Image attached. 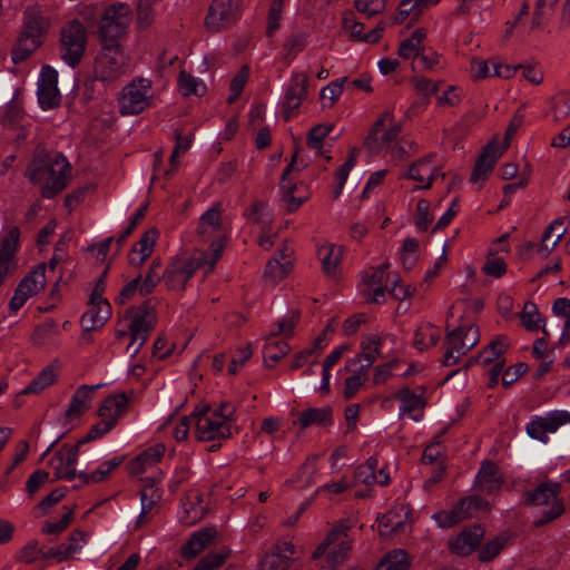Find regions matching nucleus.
<instances>
[{"label": "nucleus", "instance_id": "9", "mask_svg": "<svg viewBox=\"0 0 570 570\" xmlns=\"http://www.w3.org/2000/svg\"><path fill=\"white\" fill-rule=\"evenodd\" d=\"M305 167L297 156L285 168L281 179V206L288 213L296 212L306 200L309 199V190L304 183H295L293 174L299 173Z\"/></svg>", "mask_w": 570, "mask_h": 570}, {"label": "nucleus", "instance_id": "3", "mask_svg": "<svg viewBox=\"0 0 570 570\" xmlns=\"http://www.w3.org/2000/svg\"><path fill=\"white\" fill-rule=\"evenodd\" d=\"M156 98V89L150 78L137 76L119 91L117 104L121 116H137L150 109Z\"/></svg>", "mask_w": 570, "mask_h": 570}, {"label": "nucleus", "instance_id": "43", "mask_svg": "<svg viewBox=\"0 0 570 570\" xmlns=\"http://www.w3.org/2000/svg\"><path fill=\"white\" fill-rule=\"evenodd\" d=\"M193 425L191 414L189 416H177L171 414L160 426L161 431H169L170 435L176 441H184L187 439L190 428Z\"/></svg>", "mask_w": 570, "mask_h": 570}, {"label": "nucleus", "instance_id": "34", "mask_svg": "<svg viewBox=\"0 0 570 570\" xmlns=\"http://www.w3.org/2000/svg\"><path fill=\"white\" fill-rule=\"evenodd\" d=\"M128 403L129 397L126 393L111 394L102 401L98 415L115 426L118 419L126 412Z\"/></svg>", "mask_w": 570, "mask_h": 570}, {"label": "nucleus", "instance_id": "48", "mask_svg": "<svg viewBox=\"0 0 570 570\" xmlns=\"http://www.w3.org/2000/svg\"><path fill=\"white\" fill-rule=\"evenodd\" d=\"M441 337L440 328L430 323L422 324L417 327L414 335V345L417 350L423 351L435 345Z\"/></svg>", "mask_w": 570, "mask_h": 570}, {"label": "nucleus", "instance_id": "46", "mask_svg": "<svg viewBox=\"0 0 570 570\" xmlns=\"http://www.w3.org/2000/svg\"><path fill=\"white\" fill-rule=\"evenodd\" d=\"M350 350V345L342 344L336 346L324 360L322 366V382L320 390L324 393L330 391L331 370L341 360V357Z\"/></svg>", "mask_w": 570, "mask_h": 570}, {"label": "nucleus", "instance_id": "31", "mask_svg": "<svg viewBox=\"0 0 570 570\" xmlns=\"http://www.w3.org/2000/svg\"><path fill=\"white\" fill-rule=\"evenodd\" d=\"M99 387H101V384L79 386L71 397L69 407L66 411V416L69 420H76L86 413L94 401L95 392Z\"/></svg>", "mask_w": 570, "mask_h": 570}, {"label": "nucleus", "instance_id": "45", "mask_svg": "<svg viewBox=\"0 0 570 570\" xmlns=\"http://www.w3.org/2000/svg\"><path fill=\"white\" fill-rule=\"evenodd\" d=\"M476 479L481 490L487 493L495 491L501 485L498 466L492 462H487L481 466Z\"/></svg>", "mask_w": 570, "mask_h": 570}, {"label": "nucleus", "instance_id": "1", "mask_svg": "<svg viewBox=\"0 0 570 570\" xmlns=\"http://www.w3.org/2000/svg\"><path fill=\"white\" fill-rule=\"evenodd\" d=\"M30 180L41 187L43 197L60 193L70 176V165L61 153L40 154L29 166Z\"/></svg>", "mask_w": 570, "mask_h": 570}, {"label": "nucleus", "instance_id": "14", "mask_svg": "<svg viewBox=\"0 0 570 570\" xmlns=\"http://www.w3.org/2000/svg\"><path fill=\"white\" fill-rule=\"evenodd\" d=\"M566 424H570V412L554 410L543 415L531 417L525 430L530 438L547 443L549 441V434L557 432Z\"/></svg>", "mask_w": 570, "mask_h": 570}, {"label": "nucleus", "instance_id": "28", "mask_svg": "<svg viewBox=\"0 0 570 570\" xmlns=\"http://www.w3.org/2000/svg\"><path fill=\"white\" fill-rule=\"evenodd\" d=\"M19 229L11 227L2 239L0 247V285L8 274L16 268L14 253L19 246Z\"/></svg>", "mask_w": 570, "mask_h": 570}, {"label": "nucleus", "instance_id": "26", "mask_svg": "<svg viewBox=\"0 0 570 570\" xmlns=\"http://www.w3.org/2000/svg\"><path fill=\"white\" fill-rule=\"evenodd\" d=\"M295 554V546L292 542H278L259 561V570H288L292 558Z\"/></svg>", "mask_w": 570, "mask_h": 570}, {"label": "nucleus", "instance_id": "52", "mask_svg": "<svg viewBox=\"0 0 570 570\" xmlns=\"http://www.w3.org/2000/svg\"><path fill=\"white\" fill-rule=\"evenodd\" d=\"M410 560L402 549L386 553L376 567V570H409Z\"/></svg>", "mask_w": 570, "mask_h": 570}, {"label": "nucleus", "instance_id": "54", "mask_svg": "<svg viewBox=\"0 0 570 570\" xmlns=\"http://www.w3.org/2000/svg\"><path fill=\"white\" fill-rule=\"evenodd\" d=\"M522 325L529 331H538L540 328L544 330V320L541 317L538 307L532 302H527L523 306V309L520 314Z\"/></svg>", "mask_w": 570, "mask_h": 570}, {"label": "nucleus", "instance_id": "44", "mask_svg": "<svg viewBox=\"0 0 570 570\" xmlns=\"http://www.w3.org/2000/svg\"><path fill=\"white\" fill-rule=\"evenodd\" d=\"M124 462V456H112L106 461H104L95 471L92 472H80L79 478L85 483H99L108 479L110 473L120 466Z\"/></svg>", "mask_w": 570, "mask_h": 570}, {"label": "nucleus", "instance_id": "17", "mask_svg": "<svg viewBox=\"0 0 570 570\" xmlns=\"http://www.w3.org/2000/svg\"><path fill=\"white\" fill-rule=\"evenodd\" d=\"M46 264H39L19 283L9 303L12 312L19 311L30 297L43 289L46 285Z\"/></svg>", "mask_w": 570, "mask_h": 570}, {"label": "nucleus", "instance_id": "11", "mask_svg": "<svg viewBox=\"0 0 570 570\" xmlns=\"http://www.w3.org/2000/svg\"><path fill=\"white\" fill-rule=\"evenodd\" d=\"M401 124L394 115L386 110L382 112L371 127L364 147L372 155H377L387 149L399 137Z\"/></svg>", "mask_w": 570, "mask_h": 570}, {"label": "nucleus", "instance_id": "49", "mask_svg": "<svg viewBox=\"0 0 570 570\" xmlns=\"http://www.w3.org/2000/svg\"><path fill=\"white\" fill-rule=\"evenodd\" d=\"M426 37V31L423 28L415 29L411 36L404 39L399 46V56L407 59L410 57H419L421 52V43Z\"/></svg>", "mask_w": 570, "mask_h": 570}, {"label": "nucleus", "instance_id": "33", "mask_svg": "<svg viewBox=\"0 0 570 570\" xmlns=\"http://www.w3.org/2000/svg\"><path fill=\"white\" fill-rule=\"evenodd\" d=\"M484 537V530L481 527L464 529L458 537L450 541V549L460 556L472 553Z\"/></svg>", "mask_w": 570, "mask_h": 570}, {"label": "nucleus", "instance_id": "6", "mask_svg": "<svg viewBox=\"0 0 570 570\" xmlns=\"http://www.w3.org/2000/svg\"><path fill=\"white\" fill-rule=\"evenodd\" d=\"M205 259L206 255L202 250L173 257L163 273L166 286L171 291H183L196 269L210 273L214 267L200 264Z\"/></svg>", "mask_w": 570, "mask_h": 570}, {"label": "nucleus", "instance_id": "5", "mask_svg": "<svg viewBox=\"0 0 570 570\" xmlns=\"http://www.w3.org/2000/svg\"><path fill=\"white\" fill-rule=\"evenodd\" d=\"M129 56L118 42L101 41L95 58L94 77L104 83H111L128 70Z\"/></svg>", "mask_w": 570, "mask_h": 570}, {"label": "nucleus", "instance_id": "19", "mask_svg": "<svg viewBox=\"0 0 570 570\" xmlns=\"http://www.w3.org/2000/svg\"><path fill=\"white\" fill-rule=\"evenodd\" d=\"M307 73L304 71H293L283 96V110L286 118H291L307 98Z\"/></svg>", "mask_w": 570, "mask_h": 570}, {"label": "nucleus", "instance_id": "12", "mask_svg": "<svg viewBox=\"0 0 570 570\" xmlns=\"http://www.w3.org/2000/svg\"><path fill=\"white\" fill-rule=\"evenodd\" d=\"M480 340L479 330L474 324L460 325L449 333L445 342L443 363L446 366L456 364Z\"/></svg>", "mask_w": 570, "mask_h": 570}, {"label": "nucleus", "instance_id": "10", "mask_svg": "<svg viewBox=\"0 0 570 570\" xmlns=\"http://www.w3.org/2000/svg\"><path fill=\"white\" fill-rule=\"evenodd\" d=\"M88 33L78 20L69 21L60 32L59 55L61 60L73 68L79 65L87 47Z\"/></svg>", "mask_w": 570, "mask_h": 570}, {"label": "nucleus", "instance_id": "21", "mask_svg": "<svg viewBox=\"0 0 570 570\" xmlns=\"http://www.w3.org/2000/svg\"><path fill=\"white\" fill-rule=\"evenodd\" d=\"M38 101L43 110L59 106L61 95L58 89V72L50 66H43L38 78Z\"/></svg>", "mask_w": 570, "mask_h": 570}, {"label": "nucleus", "instance_id": "18", "mask_svg": "<svg viewBox=\"0 0 570 570\" xmlns=\"http://www.w3.org/2000/svg\"><path fill=\"white\" fill-rule=\"evenodd\" d=\"M239 14L240 0H213L205 24L212 31H219L235 22Z\"/></svg>", "mask_w": 570, "mask_h": 570}, {"label": "nucleus", "instance_id": "37", "mask_svg": "<svg viewBox=\"0 0 570 570\" xmlns=\"http://www.w3.org/2000/svg\"><path fill=\"white\" fill-rule=\"evenodd\" d=\"M111 316L108 302L88 303V309L81 317V324L87 331L100 328Z\"/></svg>", "mask_w": 570, "mask_h": 570}, {"label": "nucleus", "instance_id": "58", "mask_svg": "<svg viewBox=\"0 0 570 570\" xmlns=\"http://www.w3.org/2000/svg\"><path fill=\"white\" fill-rule=\"evenodd\" d=\"M345 82H347V77L334 80L321 90V100L324 106H333L337 101L344 90Z\"/></svg>", "mask_w": 570, "mask_h": 570}, {"label": "nucleus", "instance_id": "50", "mask_svg": "<svg viewBox=\"0 0 570 570\" xmlns=\"http://www.w3.org/2000/svg\"><path fill=\"white\" fill-rule=\"evenodd\" d=\"M288 352L289 345L285 341L269 336L263 350L264 362L266 365L273 366L274 363L281 361Z\"/></svg>", "mask_w": 570, "mask_h": 570}, {"label": "nucleus", "instance_id": "56", "mask_svg": "<svg viewBox=\"0 0 570 570\" xmlns=\"http://www.w3.org/2000/svg\"><path fill=\"white\" fill-rule=\"evenodd\" d=\"M425 9L428 8L423 7L420 0H402L394 19L396 22H403L407 18L416 19Z\"/></svg>", "mask_w": 570, "mask_h": 570}, {"label": "nucleus", "instance_id": "38", "mask_svg": "<svg viewBox=\"0 0 570 570\" xmlns=\"http://www.w3.org/2000/svg\"><path fill=\"white\" fill-rule=\"evenodd\" d=\"M567 226L566 219L559 218L552 222L544 230L538 253L543 257H548L549 254L557 247L563 235L566 234Z\"/></svg>", "mask_w": 570, "mask_h": 570}, {"label": "nucleus", "instance_id": "42", "mask_svg": "<svg viewBox=\"0 0 570 570\" xmlns=\"http://www.w3.org/2000/svg\"><path fill=\"white\" fill-rule=\"evenodd\" d=\"M42 40L35 36H29L20 31L17 42L11 51V57L14 63H19L29 58L40 46Z\"/></svg>", "mask_w": 570, "mask_h": 570}, {"label": "nucleus", "instance_id": "29", "mask_svg": "<svg viewBox=\"0 0 570 570\" xmlns=\"http://www.w3.org/2000/svg\"><path fill=\"white\" fill-rule=\"evenodd\" d=\"M165 452L166 446L163 443H156L148 446L129 462V473L132 475H139L151 470L156 464L160 462L165 455Z\"/></svg>", "mask_w": 570, "mask_h": 570}, {"label": "nucleus", "instance_id": "2", "mask_svg": "<svg viewBox=\"0 0 570 570\" xmlns=\"http://www.w3.org/2000/svg\"><path fill=\"white\" fill-rule=\"evenodd\" d=\"M234 414L235 407L229 403L196 409L191 413L195 438L203 442L229 438Z\"/></svg>", "mask_w": 570, "mask_h": 570}, {"label": "nucleus", "instance_id": "25", "mask_svg": "<svg viewBox=\"0 0 570 570\" xmlns=\"http://www.w3.org/2000/svg\"><path fill=\"white\" fill-rule=\"evenodd\" d=\"M206 511L207 502L204 494L198 490H191L180 504L178 519L183 524L193 525L204 518Z\"/></svg>", "mask_w": 570, "mask_h": 570}, {"label": "nucleus", "instance_id": "64", "mask_svg": "<svg viewBox=\"0 0 570 570\" xmlns=\"http://www.w3.org/2000/svg\"><path fill=\"white\" fill-rule=\"evenodd\" d=\"M228 554V550L210 552L197 563L195 570H215L225 562Z\"/></svg>", "mask_w": 570, "mask_h": 570}, {"label": "nucleus", "instance_id": "41", "mask_svg": "<svg viewBox=\"0 0 570 570\" xmlns=\"http://www.w3.org/2000/svg\"><path fill=\"white\" fill-rule=\"evenodd\" d=\"M332 411L327 406L305 410L297 419V423L303 430L313 425L325 426L332 424Z\"/></svg>", "mask_w": 570, "mask_h": 570}, {"label": "nucleus", "instance_id": "36", "mask_svg": "<svg viewBox=\"0 0 570 570\" xmlns=\"http://www.w3.org/2000/svg\"><path fill=\"white\" fill-rule=\"evenodd\" d=\"M49 20L36 7L27 8L23 14L21 32L43 41V36L49 29Z\"/></svg>", "mask_w": 570, "mask_h": 570}, {"label": "nucleus", "instance_id": "63", "mask_svg": "<svg viewBox=\"0 0 570 570\" xmlns=\"http://www.w3.org/2000/svg\"><path fill=\"white\" fill-rule=\"evenodd\" d=\"M558 1L559 0H537L531 20V29L540 28L544 23L549 12Z\"/></svg>", "mask_w": 570, "mask_h": 570}, {"label": "nucleus", "instance_id": "62", "mask_svg": "<svg viewBox=\"0 0 570 570\" xmlns=\"http://www.w3.org/2000/svg\"><path fill=\"white\" fill-rule=\"evenodd\" d=\"M417 247L419 244L414 238H407L403 242L400 258L404 268L411 269L415 265L417 261Z\"/></svg>", "mask_w": 570, "mask_h": 570}, {"label": "nucleus", "instance_id": "15", "mask_svg": "<svg viewBox=\"0 0 570 570\" xmlns=\"http://www.w3.org/2000/svg\"><path fill=\"white\" fill-rule=\"evenodd\" d=\"M393 342L392 337L371 334L361 342V352L345 364L344 371H354L352 367L360 364L361 370H366L379 358L387 356L386 345Z\"/></svg>", "mask_w": 570, "mask_h": 570}, {"label": "nucleus", "instance_id": "47", "mask_svg": "<svg viewBox=\"0 0 570 570\" xmlns=\"http://www.w3.org/2000/svg\"><path fill=\"white\" fill-rule=\"evenodd\" d=\"M161 493L154 485V483H147L140 491V503L141 510L138 515V524L146 523V515L155 508L156 503L160 500Z\"/></svg>", "mask_w": 570, "mask_h": 570}, {"label": "nucleus", "instance_id": "60", "mask_svg": "<svg viewBox=\"0 0 570 570\" xmlns=\"http://www.w3.org/2000/svg\"><path fill=\"white\" fill-rule=\"evenodd\" d=\"M552 115L556 120H562L570 115V89L562 90L554 96Z\"/></svg>", "mask_w": 570, "mask_h": 570}, {"label": "nucleus", "instance_id": "22", "mask_svg": "<svg viewBox=\"0 0 570 570\" xmlns=\"http://www.w3.org/2000/svg\"><path fill=\"white\" fill-rule=\"evenodd\" d=\"M376 527L380 535L384 538L409 531L411 528L409 507L404 503L395 505L377 518Z\"/></svg>", "mask_w": 570, "mask_h": 570}, {"label": "nucleus", "instance_id": "20", "mask_svg": "<svg viewBox=\"0 0 570 570\" xmlns=\"http://www.w3.org/2000/svg\"><path fill=\"white\" fill-rule=\"evenodd\" d=\"M443 176L440 161L434 156H429L414 161L409 166L403 177L416 183L414 189H428L432 181Z\"/></svg>", "mask_w": 570, "mask_h": 570}, {"label": "nucleus", "instance_id": "8", "mask_svg": "<svg viewBox=\"0 0 570 570\" xmlns=\"http://www.w3.org/2000/svg\"><path fill=\"white\" fill-rule=\"evenodd\" d=\"M348 530L350 525L347 523H336L327 533L325 540L314 551L313 559L325 556L332 568L342 563L347 558L352 548Z\"/></svg>", "mask_w": 570, "mask_h": 570}, {"label": "nucleus", "instance_id": "51", "mask_svg": "<svg viewBox=\"0 0 570 570\" xmlns=\"http://www.w3.org/2000/svg\"><path fill=\"white\" fill-rule=\"evenodd\" d=\"M178 87H179L181 95L185 97H189V96L200 97L206 92V89H207L206 83L202 79H199L186 71H180L179 79H178Z\"/></svg>", "mask_w": 570, "mask_h": 570}, {"label": "nucleus", "instance_id": "23", "mask_svg": "<svg viewBox=\"0 0 570 570\" xmlns=\"http://www.w3.org/2000/svg\"><path fill=\"white\" fill-rule=\"evenodd\" d=\"M79 455V444L63 445L49 461L55 476L62 480H73L77 475L76 463Z\"/></svg>", "mask_w": 570, "mask_h": 570}, {"label": "nucleus", "instance_id": "13", "mask_svg": "<svg viewBox=\"0 0 570 570\" xmlns=\"http://www.w3.org/2000/svg\"><path fill=\"white\" fill-rule=\"evenodd\" d=\"M131 19L132 12L127 4L119 2L109 6L99 23L101 41L117 42L116 39L125 33Z\"/></svg>", "mask_w": 570, "mask_h": 570}, {"label": "nucleus", "instance_id": "39", "mask_svg": "<svg viewBox=\"0 0 570 570\" xmlns=\"http://www.w3.org/2000/svg\"><path fill=\"white\" fill-rule=\"evenodd\" d=\"M317 254L324 272L331 276L336 275L343 257V247L333 243H325L318 247Z\"/></svg>", "mask_w": 570, "mask_h": 570}, {"label": "nucleus", "instance_id": "61", "mask_svg": "<svg viewBox=\"0 0 570 570\" xmlns=\"http://www.w3.org/2000/svg\"><path fill=\"white\" fill-rule=\"evenodd\" d=\"M283 262L278 259H273L267 263L265 269V277L269 278L272 282H277L283 279L289 272L291 262L285 257H282Z\"/></svg>", "mask_w": 570, "mask_h": 570}, {"label": "nucleus", "instance_id": "35", "mask_svg": "<svg viewBox=\"0 0 570 570\" xmlns=\"http://www.w3.org/2000/svg\"><path fill=\"white\" fill-rule=\"evenodd\" d=\"M159 232L150 228L145 232L128 254V262L131 266H140L153 254Z\"/></svg>", "mask_w": 570, "mask_h": 570}, {"label": "nucleus", "instance_id": "7", "mask_svg": "<svg viewBox=\"0 0 570 570\" xmlns=\"http://www.w3.org/2000/svg\"><path fill=\"white\" fill-rule=\"evenodd\" d=\"M560 484L544 482L527 493V502L537 510V525L548 523L564 512V503L559 498Z\"/></svg>", "mask_w": 570, "mask_h": 570}, {"label": "nucleus", "instance_id": "24", "mask_svg": "<svg viewBox=\"0 0 570 570\" xmlns=\"http://www.w3.org/2000/svg\"><path fill=\"white\" fill-rule=\"evenodd\" d=\"M508 148L505 141L502 146H498L497 141H492L484 148L483 153L479 157L474 169L471 174L470 181L481 186L487 179L489 174L492 171L497 160L501 157L503 151Z\"/></svg>", "mask_w": 570, "mask_h": 570}, {"label": "nucleus", "instance_id": "40", "mask_svg": "<svg viewBox=\"0 0 570 570\" xmlns=\"http://www.w3.org/2000/svg\"><path fill=\"white\" fill-rule=\"evenodd\" d=\"M216 535V529L205 528L195 532L183 547L181 554L185 558H195L207 548Z\"/></svg>", "mask_w": 570, "mask_h": 570}, {"label": "nucleus", "instance_id": "30", "mask_svg": "<svg viewBox=\"0 0 570 570\" xmlns=\"http://www.w3.org/2000/svg\"><path fill=\"white\" fill-rule=\"evenodd\" d=\"M89 534L82 530H75L68 538V540L56 547L51 548L46 552V558H53L61 562L70 559L73 554L82 550L88 542Z\"/></svg>", "mask_w": 570, "mask_h": 570}, {"label": "nucleus", "instance_id": "4", "mask_svg": "<svg viewBox=\"0 0 570 570\" xmlns=\"http://www.w3.org/2000/svg\"><path fill=\"white\" fill-rule=\"evenodd\" d=\"M197 236L204 244H209L208 252H204L206 259L200 264L215 267L226 244V229L222 224L220 212L210 207L199 218Z\"/></svg>", "mask_w": 570, "mask_h": 570}, {"label": "nucleus", "instance_id": "53", "mask_svg": "<svg viewBox=\"0 0 570 570\" xmlns=\"http://www.w3.org/2000/svg\"><path fill=\"white\" fill-rule=\"evenodd\" d=\"M57 380L56 370L52 366L45 367L39 375L27 385L21 394H38L50 386Z\"/></svg>", "mask_w": 570, "mask_h": 570}, {"label": "nucleus", "instance_id": "32", "mask_svg": "<svg viewBox=\"0 0 570 570\" xmlns=\"http://www.w3.org/2000/svg\"><path fill=\"white\" fill-rule=\"evenodd\" d=\"M400 401L399 416H407L413 421H420L423 416L424 400L421 394L414 393L409 389H403L395 394Z\"/></svg>", "mask_w": 570, "mask_h": 570}, {"label": "nucleus", "instance_id": "16", "mask_svg": "<svg viewBox=\"0 0 570 570\" xmlns=\"http://www.w3.org/2000/svg\"><path fill=\"white\" fill-rule=\"evenodd\" d=\"M155 322V312L148 303L142 304L132 312L129 324L131 341L127 347L131 354H136L144 345L148 337V332L154 326Z\"/></svg>", "mask_w": 570, "mask_h": 570}, {"label": "nucleus", "instance_id": "55", "mask_svg": "<svg viewBox=\"0 0 570 570\" xmlns=\"http://www.w3.org/2000/svg\"><path fill=\"white\" fill-rule=\"evenodd\" d=\"M484 507V502L476 498H464L460 500L451 510L453 518L456 523L470 518L472 515V510L481 509Z\"/></svg>", "mask_w": 570, "mask_h": 570}, {"label": "nucleus", "instance_id": "57", "mask_svg": "<svg viewBox=\"0 0 570 570\" xmlns=\"http://www.w3.org/2000/svg\"><path fill=\"white\" fill-rule=\"evenodd\" d=\"M159 8L160 2L154 0H139L137 16V23L139 27H148L154 20Z\"/></svg>", "mask_w": 570, "mask_h": 570}, {"label": "nucleus", "instance_id": "59", "mask_svg": "<svg viewBox=\"0 0 570 570\" xmlns=\"http://www.w3.org/2000/svg\"><path fill=\"white\" fill-rule=\"evenodd\" d=\"M163 273L161 262L154 259L144 282L139 286V292L144 295L149 294L163 278Z\"/></svg>", "mask_w": 570, "mask_h": 570}, {"label": "nucleus", "instance_id": "27", "mask_svg": "<svg viewBox=\"0 0 570 570\" xmlns=\"http://www.w3.org/2000/svg\"><path fill=\"white\" fill-rule=\"evenodd\" d=\"M390 482V475L383 466H380L375 456L368 458L361 464L354 474V485L364 484L371 487L373 484L386 485Z\"/></svg>", "mask_w": 570, "mask_h": 570}]
</instances>
